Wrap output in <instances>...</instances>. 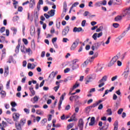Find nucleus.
<instances>
[{
  "label": "nucleus",
  "instance_id": "obj_1",
  "mask_svg": "<svg viewBox=\"0 0 130 130\" xmlns=\"http://www.w3.org/2000/svg\"><path fill=\"white\" fill-rule=\"evenodd\" d=\"M119 57H120V53H118L116 56L112 58L108 64V67H112V66L116 62V61L118 59Z\"/></svg>",
  "mask_w": 130,
  "mask_h": 130
},
{
  "label": "nucleus",
  "instance_id": "obj_2",
  "mask_svg": "<svg viewBox=\"0 0 130 130\" xmlns=\"http://www.w3.org/2000/svg\"><path fill=\"white\" fill-rule=\"evenodd\" d=\"M106 81H107V76H104L98 82V83L100 84L99 85V88H101V87H103V86H104V85H105V83H104V82H106Z\"/></svg>",
  "mask_w": 130,
  "mask_h": 130
},
{
  "label": "nucleus",
  "instance_id": "obj_3",
  "mask_svg": "<svg viewBox=\"0 0 130 130\" xmlns=\"http://www.w3.org/2000/svg\"><path fill=\"white\" fill-rule=\"evenodd\" d=\"M79 43H80V39H76L70 48L71 50H75V49H76V48H77V47H78V45H79Z\"/></svg>",
  "mask_w": 130,
  "mask_h": 130
},
{
  "label": "nucleus",
  "instance_id": "obj_4",
  "mask_svg": "<svg viewBox=\"0 0 130 130\" xmlns=\"http://www.w3.org/2000/svg\"><path fill=\"white\" fill-rule=\"evenodd\" d=\"M69 32H70V26L67 25L62 31V36H67Z\"/></svg>",
  "mask_w": 130,
  "mask_h": 130
},
{
  "label": "nucleus",
  "instance_id": "obj_5",
  "mask_svg": "<svg viewBox=\"0 0 130 130\" xmlns=\"http://www.w3.org/2000/svg\"><path fill=\"white\" fill-rule=\"evenodd\" d=\"M87 79H88V80H86V82H85L86 84L90 83V82H91V80H95L96 79V74H92L90 75L87 77Z\"/></svg>",
  "mask_w": 130,
  "mask_h": 130
},
{
  "label": "nucleus",
  "instance_id": "obj_6",
  "mask_svg": "<svg viewBox=\"0 0 130 130\" xmlns=\"http://www.w3.org/2000/svg\"><path fill=\"white\" fill-rule=\"evenodd\" d=\"M102 44V42H99L96 43H94V46H92L91 49L92 50L94 51L95 49H98L100 46H101V45Z\"/></svg>",
  "mask_w": 130,
  "mask_h": 130
},
{
  "label": "nucleus",
  "instance_id": "obj_7",
  "mask_svg": "<svg viewBox=\"0 0 130 130\" xmlns=\"http://www.w3.org/2000/svg\"><path fill=\"white\" fill-rule=\"evenodd\" d=\"M102 35H103V32H101L99 34L98 33H94L93 36H92V38L93 39H94V40H97V37L98 38H100V37H101V36H102Z\"/></svg>",
  "mask_w": 130,
  "mask_h": 130
},
{
  "label": "nucleus",
  "instance_id": "obj_8",
  "mask_svg": "<svg viewBox=\"0 0 130 130\" xmlns=\"http://www.w3.org/2000/svg\"><path fill=\"white\" fill-rule=\"evenodd\" d=\"M12 117H13V120L14 121H17V120H19V118L20 117V115L18 113H14L13 114Z\"/></svg>",
  "mask_w": 130,
  "mask_h": 130
},
{
  "label": "nucleus",
  "instance_id": "obj_9",
  "mask_svg": "<svg viewBox=\"0 0 130 130\" xmlns=\"http://www.w3.org/2000/svg\"><path fill=\"white\" fill-rule=\"evenodd\" d=\"M81 31H83V28H82V27H75L73 28V32L74 33H77V32H78V33H79V32H81Z\"/></svg>",
  "mask_w": 130,
  "mask_h": 130
},
{
  "label": "nucleus",
  "instance_id": "obj_10",
  "mask_svg": "<svg viewBox=\"0 0 130 130\" xmlns=\"http://www.w3.org/2000/svg\"><path fill=\"white\" fill-rule=\"evenodd\" d=\"M69 67L73 70V71H75V70H77V69L79 68V64H69Z\"/></svg>",
  "mask_w": 130,
  "mask_h": 130
},
{
  "label": "nucleus",
  "instance_id": "obj_11",
  "mask_svg": "<svg viewBox=\"0 0 130 130\" xmlns=\"http://www.w3.org/2000/svg\"><path fill=\"white\" fill-rule=\"evenodd\" d=\"M36 67V65L34 63L31 64V63H28L27 64V69H31V70H34Z\"/></svg>",
  "mask_w": 130,
  "mask_h": 130
},
{
  "label": "nucleus",
  "instance_id": "obj_12",
  "mask_svg": "<svg viewBox=\"0 0 130 130\" xmlns=\"http://www.w3.org/2000/svg\"><path fill=\"white\" fill-rule=\"evenodd\" d=\"M57 71H56L55 72H52L49 76L48 78H51V77H52V79H54V78H55V76H56V75H57Z\"/></svg>",
  "mask_w": 130,
  "mask_h": 130
},
{
  "label": "nucleus",
  "instance_id": "obj_13",
  "mask_svg": "<svg viewBox=\"0 0 130 130\" xmlns=\"http://www.w3.org/2000/svg\"><path fill=\"white\" fill-rule=\"evenodd\" d=\"M129 73V70H127L126 71H125L122 74V75L124 76V79H127V77H128V73Z\"/></svg>",
  "mask_w": 130,
  "mask_h": 130
},
{
  "label": "nucleus",
  "instance_id": "obj_14",
  "mask_svg": "<svg viewBox=\"0 0 130 130\" xmlns=\"http://www.w3.org/2000/svg\"><path fill=\"white\" fill-rule=\"evenodd\" d=\"M95 124V117H92L90 119V122L89 123V125L92 126Z\"/></svg>",
  "mask_w": 130,
  "mask_h": 130
},
{
  "label": "nucleus",
  "instance_id": "obj_15",
  "mask_svg": "<svg viewBox=\"0 0 130 130\" xmlns=\"http://www.w3.org/2000/svg\"><path fill=\"white\" fill-rule=\"evenodd\" d=\"M129 30H130V24H129V26H128V27L122 34L121 36H122L123 38L124 36H125V33H126V32H128V31H129Z\"/></svg>",
  "mask_w": 130,
  "mask_h": 130
},
{
  "label": "nucleus",
  "instance_id": "obj_16",
  "mask_svg": "<svg viewBox=\"0 0 130 130\" xmlns=\"http://www.w3.org/2000/svg\"><path fill=\"white\" fill-rule=\"evenodd\" d=\"M122 15H118L117 16L115 17L114 20L116 22H118V21H121V20H122Z\"/></svg>",
  "mask_w": 130,
  "mask_h": 130
},
{
  "label": "nucleus",
  "instance_id": "obj_17",
  "mask_svg": "<svg viewBox=\"0 0 130 130\" xmlns=\"http://www.w3.org/2000/svg\"><path fill=\"white\" fill-rule=\"evenodd\" d=\"M21 47V43H18V45L16 46L15 52L16 53H19L20 50V47Z\"/></svg>",
  "mask_w": 130,
  "mask_h": 130
},
{
  "label": "nucleus",
  "instance_id": "obj_18",
  "mask_svg": "<svg viewBox=\"0 0 130 130\" xmlns=\"http://www.w3.org/2000/svg\"><path fill=\"white\" fill-rule=\"evenodd\" d=\"M88 64H89V60L87 59L81 65V68H86V67H87V66H88Z\"/></svg>",
  "mask_w": 130,
  "mask_h": 130
},
{
  "label": "nucleus",
  "instance_id": "obj_19",
  "mask_svg": "<svg viewBox=\"0 0 130 130\" xmlns=\"http://www.w3.org/2000/svg\"><path fill=\"white\" fill-rule=\"evenodd\" d=\"M26 47H25V45H23L21 46L20 50L21 52H23V53H26Z\"/></svg>",
  "mask_w": 130,
  "mask_h": 130
},
{
  "label": "nucleus",
  "instance_id": "obj_20",
  "mask_svg": "<svg viewBox=\"0 0 130 130\" xmlns=\"http://www.w3.org/2000/svg\"><path fill=\"white\" fill-rule=\"evenodd\" d=\"M25 123H26V119L22 118L20 120V123L19 124H20V125L23 126L25 125Z\"/></svg>",
  "mask_w": 130,
  "mask_h": 130
},
{
  "label": "nucleus",
  "instance_id": "obj_21",
  "mask_svg": "<svg viewBox=\"0 0 130 130\" xmlns=\"http://www.w3.org/2000/svg\"><path fill=\"white\" fill-rule=\"evenodd\" d=\"M66 95H67V93H66V92H64L61 95V96L60 98V100L59 102H61V103H62V101H63V99H64Z\"/></svg>",
  "mask_w": 130,
  "mask_h": 130
},
{
  "label": "nucleus",
  "instance_id": "obj_22",
  "mask_svg": "<svg viewBox=\"0 0 130 130\" xmlns=\"http://www.w3.org/2000/svg\"><path fill=\"white\" fill-rule=\"evenodd\" d=\"M22 125L21 124H17V123H15V127L16 129L17 130H22Z\"/></svg>",
  "mask_w": 130,
  "mask_h": 130
},
{
  "label": "nucleus",
  "instance_id": "obj_23",
  "mask_svg": "<svg viewBox=\"0 0 130 130\" xmlns=\"http://www.w3.org/2000/svg\"><path fill=\"white\" fill-rule=\"evenodd\" d=\"M30 35L31 36H33V35H34L35 33V28H34V27H30Z\"/></svg>",
  "mask_w": 130,
  "mask_h": 130
},
{
  "label": "nucleus",
  "instance_id": "obj_24",
  "mask_svg": "<svg viewBox=\"0 0 130 130\" xmlns=\"http://www.w3.org/2000/svg\"><path fill=\"white\" fill-rule=\"evenodd\" d=\"M54 12H55V10H51L50 12H48V14H50V17H53V16H54Z\"/></svg>",
  "mask_w": 130,
  "mask_h": 130
},
{
  "label": "nucleus",
  "instance_id": "obj_25",
  "mask_svg": "<svg viewBox=\"0 0 130 130\" xmlns=\"http://www.w3.org/2000/svg\"><path fill=\"white\" fill-rule=\"evenodd\" d=\"M38 12L36 11L35 13H34V17H35V22H37V21L38 20Z\"/></svg>",
  "mask_w": 130,
  "mask_h": 130
},
{
  "label": "nucleus",
  "instance_id": "obj_26",
  "mask_svg": "<svg viewBox=\"0 0 130 130\" xmlns=\"http://www.w3.org/2000/svg\"><path fill=\"white\" fill-rule=\"evenodd\" d=\"M78 61H79V59H75L71 61V63L70 64H77V62H78Z\"/></svg>",
  "mask_w": 130,
  "mask_h": 130
},
{
  "label": "nucleus",
  "instance_id": "obj_27",
  "mask_svg": "<svg viewBox=\"0 0 130 130\" xmlns=\"http://www.w3.org/2000/svg\"><path fill=\"white\" fill-rule=\"evenodd\" d=\"M121 4V0H115L113 2V5H120Z\"/></svg>",
  "mask_w": 130,
  "mask_h": 130
},
{
  "label": "nucleus",
  "instance_id": "obj_28",
  "mask_svg": "<svg viewBox=\"0 0 130 130\" xmlns=\"http://www.w3.org/2000/svg\"><path fill=\"white\" fill-rule=\"evenodd\" d=\"M78 125H84V120L83 119L80 118L78 122Z\"/></svg>",
  "mask_w": 130,
  "mask_h": 130
},
{
  "label": "nucleus",
  "instance_id": "obj_29",
  "mask_svg": "<svg viewBox=\"0 0 130 130\" xmlns=\"http://www.w3.org/2000/svg\"><path fill=\"white\" fill-rule=\"evenodd\" d=\"M5 119L7 122H8V123H9V124H12L13 121H12V119L5 118Z\"/></svg>",
  "mask_w": 130,
  "mask_h": 130
},
{
  "label": "nucleus",
  "instance_id": "obj_30",
  "mask_svg": "<svg viewBox=\"0 0 130 130\" xmlns=\"http://www.w3.org/2000/svg\"><path fill=\"white\" fill-rule=\"evenodd\" d=\"M0 94L2 95V98H5V97H6V92H5V91H1Z\"/></svg>",
  "mask_w": 130,
  "mask_h": 130
},
{
  "label": "nucleus",
  "instance_id": "obj_31",
  "mask_svg": "<svg viewBox=\"0 0 130 130\" xmlns=\"http://www.w3.org/2000/svg\"><path fill=\"white\" fill-rule=\"evenodd\" d=\"M73 126H74V123H71L69 125H68V126L67 127V129H70V128H72V127H73Z\"/></svg>",
  "mask_w": 130,
  "mask_h": 130
},
{
  "label": "nucleus",
  "instance_id": "obj_32",
  "mask_svg": "<svg viewBox=\"0 0 130 130\" xmlns=\"http://www.w3.org/2000/svg\"><path fill=\"white\" fill-rule=\"evenodd\" d=\"M101 5H102L101 1L96 2L94 5L95 7H101Z\"/></svg>",
  "mask_w": 130,
  "mask_h": 130
},
{
  "label": "nucleus",
  "instance_id": "obj_33",
  "mask_svg": "<svg viewBox=\"0 0 130 130\" xmlns=\"http://www.w3.org/2000/svg\"><path fill=\"white\" fill-rule=\"evenodd\" d=\"M39 100V97L37 96V95H35L34 97V103H35V102H37Z\"/></svg>",
  "mask_w": 130,
  "mask_h": 130
},
{
  "label": "nucleus",
  "instance_id": "obj_34",
  "mask_svg": "<svg viewBox=\"0 0 130 130\" xmlns=\"http://www.w3.org/2000/svg\"><path fill=\"white\" fill-rule=\"evenodd\" d=\"M11 30L13 31V35H16V34H17V28H16L15 27H12L11 28Z\"/></svg>",
  "mask_w": 130,
  "mask_h": 130
},
{
  "label": "nucleus",
  "instance_id": "obj_35",
  "mask_svg": "<svg viewBox=\"0 0 130 130\" xmlns=\"http://www.w3.org/2000/svg\"><path fill=\"white\" fill-rule=\"evenodd\" d=\"M78 5H79V2L74 3V4L71 7V10H73L74 8H75V7H77Z\"/></svg>",
  "mask_w": 130,
  "mask_h": 130
},
{
  "label": "nucleus",
  "instance_id": "obj_36",
  "mask_svg": "<svg viewBox=\"0 0 130 130\" xmlns=\"http://www.w3.org/2000/svg\"><path fill=\"white\" fill-rule=\"evenodd\" d=\"M35 6V1H32L30 2V4H29V8H33Z\"/></svg>",
  "mask_w": 130,
  "mask_h": 130
},
{
  "label": "nucleus",
  "instance_id": "obj_37",
  "mask_svg": "<svg viewBox=\"0 0 130 130\" xmlns=\"http://www.w3.org/2000/svg\"><path fill=\"white\" fill-rule=\"evenodd\" d=\"M107 112L108 113V115H112V111H111V109H108Z\"/></svg>",
  "mask_w": 130,
  "mask_h": 130
},
{
  "label": "nucleus",
  "instance_id": "obj_38",
  "mask_svg": "<svg viewBox=\"0 0 130 130\" xmlns=\"http://www.w3.org/2000/svg\"><path fill=\"white\" fill-rule=\"evenodd\" d=\"M103 29V26H101L99 27V28H97L96 30V32H100L101 31H102Z\"/></svg>",
  "mask_w": 130,
  "mask_h": 130
},
{
  "label": "nucleus",
  "instance_id": "obj_39",
  "mask_svg": "<svg viewBox=\"0 0 130 130\" xmlns=\"http://www.w3.org/2000/svg\"><path fill=\"white\" fill-rule=\"evenodd\" d=\"M19 19V16H14L12 20L13 22H17V21H18Z\"/></svg>",
  "mask_w": 130,
  "mask_h": 130
},
{
  "label": "nucleus",
  "instance_id": "obj_40",
  "mask_svg": "<svg viewBox=\"0 0 130 130\" xmlns=\"http://www.w3.org/2000/svg\"><path fill=\"white\" fill-rule=\"evenodd\" d=\"M29 90L30 91L32 95H35V90L34 89L33 87L30 88Z\"/></svg>",
  "mask_w": 130,
  "mask_h": 130
},
{
  "label": "nucleus",
  "instance_id": "obj_41",
  "mask_svg": "<svg viewBox=\"0 0 130 130\" xmlns=\"http://www.w3.org/2000/svg\"><path fill=\"white\" fill-rule=\"evenodd\" d=\"M13 56H10L9 57V60L7 61V62H8L9 63H12V61H13Z\"/></svg>",
  "mask_w": 130,
  "mask_h": 130
},
{
  "label": "nucleus",
  "instance_id": "obj_42",
  "mask_svg": "<svg viewBox=\"0 0 130 130\" xmlns=\"http://www.w3.org/2000/svg\"><path fill=\"white\" fill-rule=\"evenodd\" d=\"M72 118L74 121H77V120H78V119L76 118V114H74L72 115Z\"/></svg>",
  "mask_w": 130,
  "mask_h": 130
},
{
  "label": "nucleus",
  "instance_id": "obj_43",
  "mask_svg": "<svg viewBox=\"0 0 130 130\" xmlns=\"http://www.w3.org/2000/svg\"><path fill=\"white\" fill-rule=\"evenodd\" d=\"M5 31H6V27L5 26L2 27L0 29V33H4V32H5Z\"/></svg>",
  "mask_w": 130,
  "mask_h": 130
},
{
  "label": "nucleus",
  "instance_id": "obj_44",
  "mask_svg": "<svg viewBox=\"0 0 130 130\" xmlns=\"http://www.w3.org/2000/svg\"><path fill=\"white\" fill-rule=\"evenodd\" d=\"M79 86H80V84L76 83L72 87V90H75V89H76V88H78Z\"/></svg>",
  "mask_w": 130,
  "mask_h": 130
},
{
  "label": "nucleus",
  "instance_id": "obj_45",
  "mask_svg": "<svg viewBox=\"0 0 130 130\" xmlns=\"http://www.w3.org/2000/svg\"><path fill=\"white\" fill-rule=\"evenodd\" d=\"M24 111L26 113V114H29L30 113V110L27 109V108H24Z\"/></svg>",
  "mask_w": 130,
  "mask_h": 130
},
{
  "label": "nucleus",
  "instance_id": "obj_46",
  "mask_svg": "<svg viewBox=\"0 0 130 130\" xmlns=\"http://www.w3.org/2000/svg\"><path fill=\"white\" fill-rule=\"evenodd\" d=\"M119 26V24L118 23H115L113 24V27H114V28H118Z\"/></svg>",
  "mask_w": 130,
  "mask_h": 130
},
{
  "label": "nucleus",
  "instance_id": "obj_47",
  "mask_svg": "<svg viewBox=\"0 0 130 130\" xmlns=\"http://www.w3.org/2000/svg\"><path fill=\"white\" fill-rule=\"evenodd\" d=\"M59 87H60L59 85L56 86L54 87L53 89V90H54V91L55 92H57V90H58V89H59Z\"/></svg>",
  "mask_w": 130,
  "mask_h": 130
},
{
  "label": "nucleus",
  "instance_id": "obj_48",
  "mask_svg": "<svg viewBox=\"0 0 130 130\" xmlns=\"http://www.w3.org/2000/svg\"><path fill=\"white\" fill-rule=\"evenodd\" d=\"M101 3L103 6H106V5H107V2L106 0H103V1H101Z\"/></svg>",
  "mask_w": 130,
  "mask_h": 130
},
{
  "label": "nucleus",
  "instance_id": "obj_49",
  "mask_svg": "<svg viewBox=\"0 0 130 130\" xmlns=\"http://www.w3.org/2000/svg\"><path fill=\"white\" fill-rule=\"evenodd\" d=\"M122 111H123V109L120 108V109L118 110L117 112L118 114H121L122 113Z\"/></svg>",
  "mask_w": 130,
  "mask_h": 130
},
{
  "label": "nucleus",
  "instance_id": "obj_50",
  "mask_svg": "<svg viewBox=\"0 0 130 130\" xmlns=\"http://www.w3.org/2000/svg\"><path fill=\"white\" fill-rule=\"evenodd\" d=\"M5 75H8L9 74V67H7L5 69V72H4Z\"/></svg>",
  "mask_w": 130,
  "mask_h": 130
},
{
  "label": "nucleus",
  "instance_id": "obj_51",
  "mask_svg": "<svg viewBox=\"0 0 130 130\" xmlns=\"http://www.w3.org/2000/svg\"><path fill=\"white\" fill-rule=\"evenodd\" d=\"M114 126V127H118V121L117 120L115 121Z\"/></svg>",
  "mask_w": 130,
  "mask_h": 130
},
{
  "label": "nucleus",
  "instance_id": "obj_52",
  "mask_svg": "<svg viewBox=\"0 0 130 130\" xmlns=\"http://www.w3.org/2000/svg\"><path fill=\"white\" fill-rule=\"evenodd\" d=\"M11 105L12 107H16V106H17V103H16V102H12L11 103Z\"/></svg>",
  "mask_w": 130,
  "mask_h": 130
},
{
  "label": "nucleus",
  "instance_id": "obj_53",
  "mask_svg": "<svg viewBox=\"0 0 130 130\" xmlns=\"http://www.w3.org/2000/svg\"><path fill=\"white\" fill-rule=\"evenodd\" d=\"M0 38H1V40H2V42H5V41H6V37H4V36H1V37H0Z\"/></svg>",
  "mask_w": 130,
  "mask_h": 130
},
{
  "label": "nucleus",
  "instance_id": "obj_54",
  "mask_svg": "<svg viewBox=\"0 0 130 130\" xmlns=\"http://www.w3.org/2000/svg\"><path fill=\"white\" fill-rule=\"evenodd\" d=\"M98 52H95L94 54V55H93V56H92V58H96V57H98Z\"/></svg>",
  "mask_w": 130,
  "mask_h": 130
},
{
  "label": "nucleus",
  "instance_id": "obj_55",
  "mask_svg": "<svg viewBox=\"0 0 130 130\" xmlns=\"http://www.w3.org/2000/svg\"><path fill=\"white\" fill-rule=\"evenodd\" d=\"M22 41L25 45H27V44H28V40H27V39H23Z\"/></svg>",
  "mask_w": 130,
  "mask_h": 130
},
{
  "label": "nucleus",
  "instance_id": "obj_56",
  "mask_svg": "<svg viewBox=\"0 0 130 130\" xmlns=\"http://www.w3.org/2000/svg\"><path fill=\"white\" fill-rule=\"evenodd\" d=\"M94 59H95L94 58H92V56L89 58V59H87V60H88V62H93V61H94Z\"/></svg>",
  "mask_w": 130,
  "mask_h": 130
},
{
  "label": "nucleus",
  "instance_id": "obj_57",
  "mask_svg": "<svg viewBox=\"0 0 130 130\" xmlns=\"http://www.w3.org/2000/svg\"><path fill=\"white\" fill-rule=\"evenodd\" d=\"M71 71V69L69 68H66L64 70V73L65 74H67V73H69V72H70Z\"/></svg>",
  "mask_w": 130,
  "mask_h": 130
},
{
  "label": "nucleus",
  "instance_id": "obj_58",
  "mask_svg": "<svg viewBox=\"0 0 130 130\" xmlns=\"http://www.w3.org/2000/svg\"><path fill=\"white\" fill-rule=\"evenodd\" d=\"M35 43L34 42L31 44V49H32V50H35Z\"/></svg>",
  "mask_w": 130,
  "mask_h": 130
},
{
  "label": "nucleus",
  "instance_id": "obj_59",
  "mask_svg": "<svg viewBox=\"0 0 130 130\" xmlns=\"http://www.w3.org/2000/svg\"><path fill=\"white\" fill-rule=\"evenodd\" d=\"M123 37L122 36H119L118 38H116V41H119L122 39Z\"/></svg>",
  "mask_w": 130,
  "mask_h": 130
},
{
  "label": "nucleus",
  "instance_id": "obj_60",
  "mask_svg": "<svg viewBox=\"0 0 130 130\" xmlns=\"http://www.w3.org/2000/svg\"><path fill=\"white\" fill-rule=\"evenodd\" d=\"M57 40V38L55 37V38H53L52 39V42L53 44H54V42H56Z\"/></svg>",
  "mask_w": 130,
  "mask_h": 130
},
{
  "label": "nucleus",
  "instance_id": "obj_61",
  "mask_svg": "<svg viewBox=\"0 0 130 130\" xmlns=\"http://www.w3.org/2000/svg\"><path fill=\"white\" fill-rule=\"evenodd\" d=\"M68 41H70L69 39L66 38H63V40H62L63 42H64L65 43H67V42H68Z\"/></svg>",
  "mask_w": 130,
  "mask_h": 130
},
{
  "label": "nucleus",
  "instance_id": "obj_62",
  "mask_svg": "<svg viewBox=\"0 0 130 130\" xmlns=\"http://www.w3.org/2000/svg\"><path fill=\"white\" fill-rule=\"evenodd\" d=\"M44 17H45V18L46 19H49V18H50V15H48V14H47L46 13H45L44 14Z\"/></svg>",
  "mask_w": 130,
  "mask_h": 130
},
{
  "label": "nucleus",
  "instance_id": "obj_63",
  "mask_svg": "<svg viewBox=\"0 0 130 130\" xmlns=\"http://www.w3.org/2000/svg\"><path fill=\"white\" fill-rule=\"evenodd\" d=\"M86 24V20H83L81 23V25L82 27H85V25Z\"/></svg>",
  "mask_w": 130,
  "mask_h": 130
},
{
  "label": "nucleus",
  "instance_id": "obj_64",
  "mask_svg": "<svg viewBox=\"0 0 130 130\" xmlns=\"http://www.w3.org/2000/svg\"><path fill=\"white\" fill-rule=\"evenodd\" d=\"M116 79H117V76H115L114 77H112L111 79V81L112 82L115 81V80H116Z\"/></svg>",
  "mask_w": 130,
  "mask_h": 130
}]
</instances>
